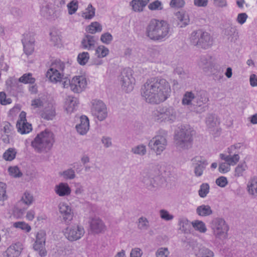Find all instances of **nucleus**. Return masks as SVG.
Masks as SVG:
<instances>
[{
    "label": "nucleus",
    "instance_id": "1",
    "mask_svg": "<svg viewBox=\"0 0 257 257\" xmlns=\"http://www.w3.org/2000/svg\"><path fill=\"white\" fill-rule=\"evenodd\" d=\"M171 93V86L164 78L151 77L142 86L141 94L146 102L158 104L166 100Z\"/></svg>",
    "mask_w": 257,
    "mask_h": 257
},
{
    "label": "nucleus",
    "instance_id": "2",
    "mask_svg": "<svg viewBox=\"0 0 257 257\" xmlns=\"http://www.w3.org/2000/svg\"><path fill=\"white\" fill-rule=\"evenodd\" d=\"M209 101V94L204 90L186 91L183 95L182 103L189 106L198 113L206 111L208 106L206 104Z\"/></svg>",
    "mask_w": 257,
    "mask_h": 257
},
{
    "label": "nucleus",
    "instance_id": "3",
    "mask_svg": "<svg viewBox=\"0 0 257 257\" xmlns=\"http://www.w3.org/2000/svg\"><path fill=\"white\" fill-rule=\"evenodd\" d=\"M171 34L170 26L164 20L152 19L146 28V36L155 41H164Z\"/></svg>",
    "mask_w": 257,
    "mask_h": 257
},
{
    "label": "nucleus",
    "instance_id": "4",
    "mask_svg": "<svg viewBox=\"0 0 257 257\" xmlns=\"http://www.w3.org/2000/svg\"><path fill=\"white\" fill-rule=\"evenodd\" d=\"M54 143L53 133L46 129L38 134L31 142V146L39 153L48 152Z\"/></svg>",
    "mask_w": 257,
    "mask_h": 257
},
{
    "label": "nucleus",
    "instance_id": "5",
    "mask_svg": "<svg viewBox=\"0 0 257 257\" xmlns=\"http://www.w3.org/2000/svg\"><path fill=\"white\" fill-rule=\"evenodd\" d=\"M190 40L192 45L205 50L209 49L212 45V39L210 34L201 29L193 31Z\"/></svg>",
    "mask_w": 257,
    "mask_h": 257
},
{
    "label": "nucleus",
    "instance_id": "6",
    "mask_svg": "<svg viewBox=\"0 0 257 257\" xmlns=\"http://www.w3.org/2000/svg\"><path fill=\"white\" fill-rule=\"evenodd\" d=\"M194 131L190 128L182 127L176 135V145L177 147L188 149L191 147Z\"/></svg>",
    "mask_w": 257,
    "mask_h": 257
},
{
    "label": "nucleus",
    "instance_id": "7",
    "mask_svg": "<svg viewBox=\"0 0 257 257\" xmlns=\"http://www.w3.org/2000/svg\"><path fill=\"white\" fill-rule=\"evenodd\" d=\"M160 135H157L151 140L149 143V148L154 151L157 155H160L165 149L167 145L166 139L167 132L164 130L160 131Z\"/></svg>",
    "mask_w": 257,
    "mask_h": 257
},
{
    "label": "nucleus",
    "instance_id": "8",
    "mask_svg": "<svg viewBox=\"0 0 257 257\" xmlns=\"http://www.w3.org/2000/svg\"><path fill=\"white\" fill-rule=\"evenodd\" d=\"M155 119L158 121L172 122L176 117L175 109L172 106L159 107L154 114Z\"/></svg>",
    "mask_w": 257,
    "mask_h": 257
},
{
    "label": "nucleus",
    "instance_id": "9",
    "mask_svg": "<svg viewBox=\"0 0 257 257\" xmlns=\"http://www.w3.org/2000/svg\"><path fill=\"white\" fill-rule=\"evenodd\" d=\"M210 227L216 237L220 238L226 237L229 227L223 218H213L210 222Z\"/></svg>",
    "mask_w": 257,
    "mask_h": 257
},
{
    "label": "nucleus",
    "instance_id": "10",
    "mask_svg": "<svg viewBox=\"0 0 257 257\" xmlns=\"http://www.w3.org/2000/svg\"><path fill=\"white\" fill-rule=\"evenodd\" d=\"M119 80L123 90L127 93L133 90L135 80L133 77L131 69H123L119 76Z\"/></svg>",
    "mask_w": 257,
    "mask_h": 257
},
{
    "label": "nucleus",
    "instance_id": "11",
    "mask_svg": "<svg viewBox=\"0 0 257 257\" xmlns=\"http://www.w3.org/2000/svg\"><path fill=\"white\" fill-rule=\"evenodd\" d=\"M91 111L92 115L100 121L105 119L107 116L105 104L100 100H93Z\"/></svg>",
    "mask_w": 257,
    "mask_h": 257
},
{
    "label": "nucleus",
    "instance_id": "12",
    "mask_svg": "<svg viewBox=\"0 0 257 257\" xmlns=\"http://www.w3.org/2000/svg\"><path fill=\"white\" fill-rule=\"evenodd\" d=\"M84 233L82 226L74 225L67 227L64 231V235L69 240L73 241L79 239Z\"/></svg>",
    "mask_w": 257,
    "mask_h": 257
},
{
    "label": "nucleus",
    "instance_id": "13",
    "mask_svg": "<svg viewBox=\"0 0 257 257\" xmlns=\"http://www.w3.org/2000/svg\"><path fill=\"white\" fill-rule=\"evenodd\" d=\"M191 162L195 176L197 177L201 176L208 165L207 160L202 157L196 156L191 159Z\"/></svg>",
    "mask_w": 257,
    "mask_h": 257
},
{
    "label": "nucleus",
    "instance_id": "14",
    "mask_svg": "<svg viewBox=\"0 0 257 257\" xmlns=\"http://www.w3.org/2000/svg\"><path fill=\"white\" fill-rule=\"evenodd\" d=\"M69 83L72 91L75 93H79L86 87L87 81L83 76H78L74 77L71 81L69 80Z\"/></svg>",
    "mask_w": 257,
    "mask_h": 257
},
{
    "label": "nucleus",
    "instance_id": "15",
    "mask_svg": "<svg viewBox=\"0 0 257 257\" xmlns=\"http://www.w3.org/2000/svg\"><path fill=\"white\" fill-rule=\"evenodd\" d=\"M23 250L21 242H17L10 245L3 253V257H19Z\"/></svg>",
    "mask_w": 257,
    "mask_h": 257
},
{
    "label": "nucleus",
    "instance_id": "16",
    "mask_svg": "<svg viewBox=\"0 0 257 257\" xmlns=\"http://www.w3.org/2000/svg\"><path fill=\"white\" fill-rule=\"evenodd\" d=\"M22 40L24 51L26 55H29L32 54L34 50L35 39L30 34H26Z\"/></svg>",
    "mask_w": 257,
    "mask_h": 257
},
{
    "label": "nucleus",
    "instance_id": "17",
    "mask_svg": "<svg viewBox=\"0 0 257 257\" xmlns=\"http://www.w3.org/2000/svg\"><path fill=\"white\" fill-rule=\"evenodd\" d=\"M33 201V196L30 193L26 192L24 193L22 199L18 202L17 204L16 210H18L19 213L22 215L24 214L27 208L23 207L20 208V207L23 204H25L27 205H30L32 203Z\"/></svg>",
    "mask_w": 257,
    "mask_h": 257
},
{
    "label": "nucleus",
    "instance_id": "18",
    "mask_svg": "<svg viewBox=\"0 0 257 257\" xmlns=\"http://www.w3.org/2000/svg\"><path fill=\"white\" fill-rule=\"evenodd\" d=\"M90 227L91 231L94 233L104 232L105 226L103 221L99 218H93L90 222Z\"/></svg>",
    "mask_w": 257,
    "mask_h": 257
},
{
    "label": "nucleus",
    "instance_id": "19",
    "mask_svg": "<svg viewBox=\"0 0 257 257\" xmlns=\"http://www.w3.org/2000/svg\"><path fill=\"white\" fill-rule=\"evenodd\" d=\"M60 213L66 223H69L73 217V213L70 206L66 204H60L59 206Z\"/></svg>",
    "mask_w": 257,
    "mask_h": 257
},
{
    "label": "nucleus",
    "instance_id": "20",
    "mask_svg": "<svg viewBox=\"0 0 257 257\" xmlns=\"http://www.w3.org/2000/svg\"><path fill=\"white\" fill-rule=\"evenodd\" d=\"M97 40L98 37L86 34L82 40L81 45L84 49L88 50L93 49Z\"/></svg>",
    "mask_w": 257,
    "mask_h": 257
},
{
    "label": "nucleus",
    "instance_id": "21",
    "mask_svg": "<svg viewBox=\"0 0 257 257\" xmlns=\"http://www.w3.org/2000/svg\"><path fill=\"white\" fill-rule=\"evenodd\" d=\"M80 122L76 125V129L77 132L84 135L86 134L89 128V121L86 116H82L80 117Z\"/></svg>",
    "mask_w": 257,
    "mask_h": 257
},
{
    "label": "nucleus",
    "instance_id": "22",
    "mask_svg": "<svg viewBox=\"0 0 257 257\" xmlns=\"http://www.w3.org/2000/svg\"><path fill=\"white\" fill-rule=\"evenodd\" d=\"M41 15L47 19H51L55 17L54 6L52 3H47L43 6L41 11Z\"/></svg>",
    "mask_w": 257,
    "mask_h": 257
},
{
    "label": "nucleus",
    "instance_id": "23",
    "mask_svg": "<svg viewBox=\"0 0 257 257\" xmlns=\"http://www.w3.org/2000/svg\"><path fill=\"white\" fill-rule=\"evenodd\" d=\"M142 182L149 189H152L157 185L154 175L148 172H143Z\"/></svg>",
    "mask_w": 257,
    "mask_h": 257
},
{
    "label": "nucleus",
    "instance_id": "24",
    "mask_svg": "<svg viewBox=\"0 0 257 257\" xmlns=\"http://www.w3.org/2000/svg\"><path fill=\"white\" fill-rule=\"evenodd\" d=\"M78 104V100L77 98L68 96L65 99L64 108L68 113H71Z\"/></svg>",
    "mask_w": 257,
    "mask_h": 257
},
{
    "label": "nucleus",
    "instance_id": "25",
    "mask_svg": "<svg viewBox=\"0 0 257 257\" xmlns=\"http://www.w3.org/2000/svg\"><path fill=\"white\" fill-rule=\"evenodd\" d=\"M65 65L66 64L60 60H56L52 63L50 71L63 72L64 75H68V74L66 72Z\"/></svg>",
    "mask_w": 257,
    "mask_h": 257
},
{
    "label": "nucleus",
    "instance_id": "26",
    "mask_svg": "<svg viewBox=\"0 0 257 257\" xmlns=\"http://www.w3.org/2000/svg\"><path fill=\"white\" fill-rule=\"evenodd\" d=\"M224 35L228 37V40L232 42H235L239 37L238 33L235 27L230 26L225 29Z\"/></svg>",
    "mask_w": 257,
    "mask_h": 257
},
{
    "label": "nucleus",
    "instance_id": "27",
    "mask_svg": "<svg viewBox=\"0 0 257 257\" xmlns=\"http://www.w3.org/2000/svg\"><path fill=\"white\" fill-rule=\"evenodd\" d=\"M150 0H133L130 3L132 9L135 12H141L147 6Z\"/></svg>",
    "mask_w": 257,
    "mask_h": 257
},
{
    "label": "nucleus",
    "instance_id": "28",
    "mask_svg": "<svg viewBox=\"0 0 257 257\" xmlns=\"http://www.w3.org/2000/svg\"><path fill=\"white\" fill-rule=\"evenodd\" d=\"M46 75L51 82L55 83L60 81L64 78V77H66L63 72L50 71V69H48Z\"/></svg>",
    "mask_w": 257,
    "mask_h": 257
},
{
    "label": "nucleus",
    "instance_id": "29",
    "mask_svg": "<svg viewBox=\"0 0 257 257\" xmlns=\"http://www.w3.org/2000/svg\"><path fill=\"white\" fill-rule=\"evenodd\" d=\"M55 192L59 196H64L69 195L71 189L67 184L61 183L56 186Z\"/></svg>",
    "mask_w": 257,
    "mask_h": 257
},
{
    "label": "nucleus",
    "instance_id": "30",
    "mask_svg": "<svg viewBox=\"0 0 257 257\" xmlns=\"http://www.w3.org/2000/svg\"><path fill=\"white\" fill-rule=\"evenodd\" d=\"M176 15L178 20V26L179 27L183 28L189 25L190 19L188 14L183 12H178Z\"/></svg>",
    "mask_w": 257,
    "mask_h": 257
},
{
    "label": "nucleus",
    "instance_id": "31",
    "mask_svg": "<svg viewBox=\"0 0 257 257\" xmlns=\"http://www.w3.org/2000/svg\"><path fill=\"white\" fill-rule=\"evenodd\" d=\"M16 126L18 128V131L21 134H28L32 130L31 124L27 121H17Z\"/></svg>",
    "mask_w": 257,
    "mask_h": 257
},
{
    "label": "nucleus",
    "instance_id": "32",
    "mask_svg": "<svg viewBox=\"0 0 257 257\" xmlns=\"http://www.w3.org/2000/svg\"><path fill=\"white\" fill-rule=\"evenodd\" d=\"M247 191L250 195L257 196V177H253L248 181Z\"/></svg>",
    "mask_w": 257,
    "mask_h": 257
},
{
    "label": "nucleus",
    "instance_id": "33",
    "mask_svg": "<svg viewBox=\"0 0 257 257\" xmlns=\"http://www.w3.org/2000/svg\"><path fill=\"white\" fill-rule=\"evenodd\" d=\"M211 57L208 55H203L200 57L199 65L205 71L208 70L211 67Z\"/></svg>",
    "mask_w": 257,
    "mask_h": 257
},
{
    "label": "nucleus",
    "instance_id": "34",
    "mask_svg": "<svg viewBox=\"0 0 257 257\" xmlns=\"http://www.w3.org/2000/svg\"><path fill=\"white\" fill-rule=\"evenodd\" d=\"M212 210L209 205H202L196 208L197 214L201 216H207L212 214Z\"/></svg>",
    "mask_w": 257,
    "mask_h": 257
},
{
    "label": "nucleus",
    "instance_id": "35",
    "mask_svg": "<svg viewBox=\"0 0 257 257\" xmlns=\"http://www.w3.org/2000/svg\"><path fill=\"white\" fill-rule=\"evenodd\" d=\"M55 115V109L52 106L51 107L45 108L41 113L42 117L47 120H52Z\"/></svg>",
    "mask_w": 257,
    "mask_h": 257
},
{
    "label": "nucleus",
    "instance_id": "36",
    "mask_svg": "<svg viewBox=\"0 0 257 257\" xmlns=\"http://www.w3.org/2000/svg\"><path fill=\"white\" fill-rule=\"evenodd\" d=\"M102 30L101 25L97 22H93L91 23L86 29V31L93 34L97 32H100Z\"/></svg>",
    "mask_w": 257,
    "mask_h": 257
},
{
    "label": "nucleus",
    "instance_id": "37",
    "mask_svg": "<svg viewBox=\"0 0 257 257\" xmlns=\"http://www.w3.org/2000/svg\"><path fill=\"white\" fill-rule=\"evenodd\" d=\"M180 229L185 233H187L190 229V224L188 220L185 218H180L179 219Z\"/></svg>",
    "mask_w": 257,
    "mask_h": 257
},
{
    "label": "nucleus",
    "instance_id": "38",
    "mask_svg": "<svg viewBox=\"0 0 257 257\" xmlns=\"http://www.w3.org/2000/svg\"><path fill=\"white\" fill-rule=\"evenodd\" d=\"M95 9L91 4H89L86 9V12H83L82 17L85 19L90 20L95 16Z\"/></svg>",
    "mask_w": 257,
    "mask_h": 257
},
{
    "label": "nucleus",
    "instance_id": "39",
    "mask_svg": "<svg viewBox=\"0 0 257 257\" xmlns=\"http://www.w3.org/2000/svg\"><path fill=\"white\" fill-rule=\"evenodd\" d=\"M247 166L245 162L239 164L235 168L234 176L235 177H241L243 175V173L247 169Z\"/></svg>",
    "mask_w": 257,
    "mask_h": 257
},
{
    "label": "nucleus",
    "instance_id": "40",
    "mask_svg": "<svg viewBox=\"0 0 257 257\" xmlns=\"http://www.w3.org/2000/svg\"><path fill=\"white\" fill-rule=\"evenodd\" d=\"M19 81L24 84H34L35 82V78L32 77V73H25L20 77Z\"/></svg>",
    "mask_w": 257,
    "mask_h": 257
},
{
    "label": "nucleus",
    "instance_id": "41",
    "mask_svg": "<svg viewBox=\"0 0 257 257\" xmlns=\"http://www.w3.org/2000/svg\"><path fill=\"white\" fill-rule=\"evenodd\" d=\"M109 52L107 48L103 45H100L95 49V55L98 58H103L108 54Z\"/></svg>",
    "mask_w": 257,
    "mask_h": 257
},
{
    "label": "nucleus",
    "instance_id": "42",
    "mask_svg": "<svg viewBox=\"0 0 257 257\" xmlns=\"http://www.w3.org/2000/svg\"><path fill=\"white\" fill-rule=\"evenodd\" d=\"M206 124L210 128H214L219 124L217 118L214 115L209 114L206 118Z\"/></svg>",
    "mask_w": 257,
    "mask_h": 257
},
{
    "label": "nucleus",
    "instance_id": "43",
    "mask_svg": "<svg viewBox=\"0 0 257 257\" xmlns=\"http://www.w3.org/2000/svg\"><path fill=\"white\" fill-rule=\"evenodd\" d=\"M191 223L195 229L200 232L204 233L207 230L205 223L202 221L195 220Z\"/></svg>",
    "mask_w": 257,
    "mask_h": 257
},
{
    "label": "nucleus",
    "instance_id": "44",
    "mask_svg": "<svg viewBox=\"0 0 257 257\" xmlns=\"http://www.w3.org/2000/svg\"><path fill=\"white\" fill-rule=\"evenodd\" d=\"M45 246V243H35L33 245V248L35 250L39 251V255L43 257L46 256L47 254Z\"/></svg>",
    "mask_w": 257,
    "mask_h": 257
},
{
    "label": "nucleus",
    "instance_id": "45",
    "mask_svg": "<svg viewBox=\"0 0 257 257\" xmlns=\"http://www.w3.org/2000/svg\"><path fill=\"white\" fill-rule=\"evenodd\" d=\"M89 59V53L86 52H83L78 54L77 57V61L81 65H84L88 62Z\"/></svg>",
    "mask_w": 257,
    "mask_h": 257
},
{
    "label": "nucleus",
    "instance_id": "46",
    "mask_svg": "<svg viewBox=\"0 0 257 257\" xmlns=\"http://www.w3.org/2000/svg\"><path fill=\"white\" fill-rule=\"evenodd\" d=\"M16 152L13 148H9L3 154V158L6 161H12L15 158Z\"/></svg>",
    "mask_w": 257,
    "mask_h": 257
},
{
    "label": "nucleus",
    "instance_id": "47",
    "mask_svg": "<svg viewBox=\"0 0 257 257\" xmlns=\"http://www.w3.org/2000/svg\"><path fill=\"white\" fill-rule=\"evenodd\" d=\"M138 228L141 230H147L149 227L148 219L144 217H141L138 219Z\"/></svg>",
    "mask_w": 257,
    "mask_h": 257
},
{
    "label": "nucleus",
    "instance_id": "48",
    "mask_svg": "<svg viewBox=\"0 0 257 257\" xmlns=\"http://www.w3.org/2000/svg\"><path fill=\"white\" fill-rule=\"evenodd\" d=\"M209 185L207 183H203L201 185L200 189L198 191L199 195L201 198H204L209 191Z\"/></svg>",
    "mask_w": 257,
    "mask_h": 257
},
{
    "label": "nucleus",
    "instance_id": "49",
    "mask_svg": "<svg viewBox=\"0 0 257 257\" xmlns=\"http://www.w3.org/2000/svg\"><path fill=\"white\" fill-rule=\"evenodd\" d=\"M132 152L140 156H144L146 154V146L143 145H138L132 149Z\"/></svg>",
    "mask_w": 257,
    "mask_h": 257
},
{
    "label": "nucleus",
    "instance_id": "50",
    "mask_svg": "<svg viewBox=\"0 0 257 257\" xmlns=\"http://www.w3.org/2000/svg\"><path fill=\"white\" fill-rule=\"evenodd\" d=\"M148 8L151 11L162 10L163 9L162 3L159 0H156L148 6Z\"/></svg>",
    "mask_w": 257,
    "mask_h": 257
},
{
    "label": "nucleus",
    "instance_id": "51",
    "mask_svg": "<svg viewBox=\"0 0 257 257\" xmlns=\"http://www.w3.org/2000/svg\"><path fill=\"white\" fill-rule=\"evenodd\" d=\"M14 226L16 228H20L27 232H29L31 229V226L28 224L22 221H19L14 223Z\"/></svg>",
    "mask_w": 257,
    "mask_h": 257
},
{
    "label": "nucleus",
    "instance_id": "52",
    "mask_svg": "<svg viewBox=\"0 0 257 257\" xmlns=\"http://www.w3.org/2000/svg\"><path fill=\"white\" fill-rule=\"evenodd\" d=\"M67 8L68 13L70 15L74 14L78 9V2L74 0L72 1L70 3L68 4Z\"/></svg>",
    "mask_w": 257,
    "mask_h": 257
},
{
    "label": "nucleus",
    "instance_id": "53",
    "mask_svg": "<svg viewBox=\"0 0 257 257\" xmlns=\"http://www.w3.org/2000/svg\"><path fill=\"white\" fill-rule=\"evenodd\" d=\"M170 252L167 247L159 248L156 252L157 257H168Z\"/></svg>",
    "mask_w": 257,
    "mask_h": 257
},
{
    "label": "nucleus",
    "instance_id": "54",
    "mask_svg": "<svg viewBox=\"0 0 257 257\" xmlns=\"http://www.w3.org/2000/svg\"><path fill=\"white\" fill-rule=\"evenodd\" d=\"M8 171L10 174L14 177H20L22 176V173L17 166L9 167Z\"/></svg>",
    "mask_w": 257,
    "mask_h": 257
},
{
    "label": "nucleus",
    "instance_id": "55",
    "mask_svg": "<svg viewBox=\"0 0 257 257\" xmlns=\"http://www.w3.org/2000/svg\"><path fill=\"white\" fill-rule=\"evenodd\" d=\"M239 156L238 154H234L233 156L229 155L226 162H227L230 166L235 165L239 161Z\"/></svg>",
    "mask_w": 257,
    "mask_h": 257
},
{
    "label": "nucleus",
    "instance_id": "56",
    "mask_svg": "<svg viewBox=\"0 0 257 257\" xmlns=\"http://www.w3.org/2000/svg\"><path fill=\"white\" fill-rule=\"evenodd\" d=\"M160 215L162 219L166 221L171 220L174 218L173 215L170 214L167 210L165 209H161L160 211Z\"/></svg>",
    "mask_w": 257,
    "mask_h": 257
},
{
    "label": "nucleus",
    "instance_id": "57",
    "mask_svg": "<svg viewBox=\"0 0 257 257\" xmlns=\"http://www.w3.org/2000/svg\"><path fill=\"white\" fill-rule=\"evenodd\" d=\"M101 41L105 44H109L112 40V35L108 32L105 33L100 37Z\"/></svg>",
    "mask_w": 257,
    "mask_h": 257
},
{
    "label": "nucleus",
    "instance_id": "58",
    "mask_svg": "<svg viewBox=\"0 0 257 257\" xmlns=\"http://www.w3.org/2000/svg\"><path fill=\"white\" fill-rule=\"evenodd\" d=\"M199 253L202 257H213V252L207 248L202 247L199 249Z\"/></svg>",
    "mask_w": 257,
    "mask_h": 257
},
{
    "label": "nucleus",
    "instance_id": "59",
    "mask_svg": "<svg viewBox=\"0 0 257 257\" xmlns=\"http://www.w3.org/2000/svg\"><path fill=\"white\" fill-rule=\"evenodd\" d=\"M61 175L66 179H73L75 177L74 170L72 169L63 171Z\"/></svg>",
    "mask_w": 257,
    "mask_h": 257
},
{
    "label": "nucleus",
    "instance_id": "60",
    "mask_svg": "<svg viewBox=\"0 0 257 257\" xmlns=\"http://www.w3.org/2000/svg\"><path fill=\"white\" fill-rule=\"evenodd\" d=\"M12 102V99L10 98H7L6 94L5 92H0V103L2 105H7Z\"/></svg>",
    "mask_w": 257,
    "mask_h": 257
},
{
    "label": "nucleus",
    "instance_id": "61",
    "mask_svg": "<svg viewBox=\"0 0 257 257\" xmlns=\"http://www.w3.org/2000/svg\"><path fill=\"white\" fill-rule=\"evenodd\" d=\"M230 170V166L227 162L221 163L219 164L218 171L223 174L226 173Z\"/></svg>",
    "mask_w": 257,
    "mask_h": 257
},
{
    "label": "nucleus",
    "instance_id": "62",
    "mask_svg": "<svg viewBox=\"0 0 257 257\" xmlns=\"http://www.w3.org/2000/svg\"><path fill=\"white\" fill-rule=\"evenodd\" d=\"M6 186L5 183L0 182V200H4L7 198Z\"/></svg>",
    "mask_w": 257,
    "mask_h": 257
},
{
    "label": "nucleus",
    "instance_id": "63",
    "mask_svg": "<svg viewBox=\"0 0 257 257\" xmlns=\"http://www.w3.org/2000/svg\"><path fill=\"white\" fill-rule=\"evenodd\" d=\"M46 233L43 231L38 232L36 235V241L35 243H45L46 240Z\"/></svg>",
    "mask_w": 257,
    "mask_h": 257
},
{
    "label": "nucleus",
    "instance_id": "64",
    "mask_svg": "<svg viewBox=\"0 0 257 257\" xmlns=\"http://www.w3.org/2000/svg\"><path fill=\"white\" fill-rule=\"evenodd\" d=\"M216 184L221 187H224L228 183L227 178L224 176H221L216 180Z\"/></svg>",
    "mask_w": 257,
    "mask_h": 257
}]
</instances>
